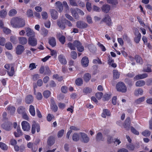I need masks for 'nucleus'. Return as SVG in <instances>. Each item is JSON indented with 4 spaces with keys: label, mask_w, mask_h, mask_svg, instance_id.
<instances>
[{
    "label": "nucleus",
    "mask_w": 152,
    "mask_h": 152,
    "mask_svg": "<svg viewBox=\"0 0 152 152\" xmlns=\"http://www.w3.org/2000/svg\"><path fill=\"white\" fill-rule=\"evenodd\" d=\"M11 25L13 27L20 28L24 27L25 22L24 19L22 18L15 17L12 19L11 20Z\"/></svg>",
    "instance_id": "obj_1"
},
{
    "label": "nucleus",
    "mask_w": 152,
    "mask_h": 152,
    "mask_svg": "<svg viewBox=\"0 0 152 152\" xmlns=\"http://www.w3.org/2000/svg\"><path fill=\"white\" fill-rule=\"evenodd\" d=\"M116 88L118 91L125 93L127 91V88L124 83L122 82H119L116 85Z\"/></svg>",
    "instance_id": "obj_2"
},
{
    "label": "nucleus",
    "mask_w": 152,
    "mask_h": 152,
    "mask_svg": "<svg viewBox=\"0 0 152 152\" xmlns=\"http://www.w3.org/2000/svg\"><path fill=\"white\" fill-rule=\"evenodd\" d=\"M80 139L81 141L84 143H87L89 141L90 138L86 133L80 132L79 133Z\"/></svg>",
    "instance_id": "obj_3"
},
{
    "label": "nucleus",
    "mask_w": 152,
    "mask_h": 152,
    "mask_svg": "<svg viewBox=\"0 0 152 152\" xmlns=\"http://www.w3.org/2000/svg\"><path fill=\"white\" fill-rule=\"evenodd\" d=\"M26 35L29 37H34L35 36V33L29 27H26L25 28Z\"/></svg>",
    "instance_id": "obj_4"
},
{
    "label": "nucleus",
    "mask_w": 152,
    "mask_h": 152,
    "mask_svg": "<svg viewBox=\"0 0 152 152\" xmlns=\"http://www.w3.org/2000/svg\"><path fill=\"white\" fill-rule=\"evenodd\" d=\"M74 44L75 46V48H77L78 51L80 52H82L84 50V48L82 45L81 43L79 41L76 40L74 42Z\"/></svg>",
    "instance_id": "obj_5"
},
{
    "label": "nucleus",
    "mask_w": 152,
    "mask_h": 152,
    "mask_svg": "<svg viewBox=\"0 0 152 152\" xmlns=\"http://www.w3.org/2000/svg\"><path fill=\"white\" fill-rule=\"evenodd\" d=\"M76 26L78 28L82 29L87 28L88 26V25L82 21L79 20L76 22Z\"/></svg>",
    "instance_id": "obj_6"
},
{
    "label": "nucleus",
    "mask_w": 152,
    "mask_h": 152,
    "mask_svg": "<svg viewBox=\"0 0 152 152\" xmlns=\"http://www.w3.org/2000/svg\"><path fill=\"white\" fill-rule=\"evenodd\" d=\"M25 48L24 46L21 45L17 46L15 48L16 53L17 55H20L24 51Z\"/></svg>",
    "instance_id": "obj_7"
},
{
    "label": "nucleus",
    "mask_w": 152,
    "mask_h": 152,
    "mask_svg": "<svg viewBox=\"0 0 152 152\" xmlns=\"http://www.w3.org/2000/svg\"><path fill=\"white\" fill-rule=\"evenodd\" d=\"M23 129L24 131H28L30 128L29 124L26 121H23L21 123Z\"/></svg>",
    "instance_id": "obj_8"
},
{
    "label": "nucleus",
    "mask_w": 152,
    "mask_h": 152,
    "mask_svg": "<svg viewBox=\"0 0 152 152\" xmlns=\"http://www.w3.org/2000/svg\"><path fill=\"white\" fill-rule=\"evenodd\" d=\"M37 44V39L34 37H29L28 39V44L32 46H36Z\"/></svg>",
    "instance_id": "obj_9"
},
{
    "label": "nucleus",
    "mask_w": 152,
    "mask_h": 152,
    "mask_svg": "<svg viewBox=\"0 0 152 152\" xmlns=\"http://www.w3.org/2000/svg\"><path fill=\"white\" fill-rule=\"evenodd\" d=\"M131 125L130 118L129 117H127L124 122V126L127 130H129Z\"/></svg>",
    "instance_id": "obj_10"
},
{
    "label": "nucleus",
    "mask_w": 152,
    "mask_h": 152,
    "mask_svg": "<svg viewBox=\"0 0 152 152\" xmlns=\"http://www.w3.org/2000/svg\"><path fill=\"white\" fill-rule=\"evenodd\" d=\"M36 129H37V131L38 132L40 131V126L39 124L37 123H35L33 124L32 126L31 133L34 134L36 131Z\"/></svg>",
    "instance_id": "obj_11"
},
{
    "label": "nucleus",
    "mask_w": 152,
    "mask_h": 152,
    "mask_svg": "<svg viewBox=\"0 0 152 152\" xmlns=\"http://www.w3.org/2000/svg\"><path fill=\"white\" fill-rule=\"evenodd\" d=\"M12 125V123L10 122H7L4 123L1 125V127L6 130L9 131L11 130L10 126Z\"/></svg>",
    "instance_id": "obj_12"
},
{
    "label": "nucleus",
    "mask_w": 152,
    "mask_h": 152,
    "mask_svg": "<svg viewBox=\"0 0 152 152\" xmlns=\"http://www.w3.org/2000/svg\"><path fill=\"white\" fill-rule=\"evenodd\" d=\"M103 22H105L106 24L109 26H110L112 24L111 19L110 16L109 15H106L105 17L102 19Z\"/></svg>",
    "instance_id": "obj_13"
},
{
    "label": "nucleus",
    "mask_w": 152,
    "mask_h": 152,
    "mask_svg": "<svg viewBox=\"0 0 152 152\" xmlns=\"http://www.w3.org/2000/svg\"><path fill=\"white\" fill-rule=\"evenodd\" d=\"M81 63L82 66L85 67H87L88 65L89 60L88 57L85 56L81 60Z\"/></svg>",
    "instance_id": "obj_14"
},
{
    "label": "nucleus",
    "mask_w": 152,
    "mask_h": 152,
    "mask_svg": "<svg viewBox=\"0 0 152 152\" xmlns=\"http://www.w3.org/2000/svg\"><path fill=\"white\" fill-rule=\"evenodd\" d=\"M19 43L22 45L26 44L27 42V39L25 37H18Z\"/></svg>",
    "instance_id": "obj_15"
},
{
    "label": "nucleus",
    "mask_w": 152,
    "mask_h": 152,
    "mask_svg": "<svg viewBox=\"0 0 152 152\" xmlns=\"http://www.w3.org/2000/svg\"><path fill=\"white\" fill-rule=\"evenodd\" d=\"M51 107L52 110L54 112H56L58 110V107L54 100L52 99L51 100Z\"/></svg>",
    "instance_id": "obj_16"
},
{
    "label": "nucleus",
    "mask_w": 152,
    "mask_h": 152,
    "mask_svg": "<svg viewBox=\"0 0 152 152\" xmlns=\"http://www.w3.org/2000/svg\"><path fill=\"white\" fill-rule=\"evenodd\" d=\"M50 12L52 18L54 20L58 18V13L57 11L54 10H51Z\"/></svg>",
    "instance_id": "obj_17"
},
{
    "label": "nucleus",
    "mask_w": 152,
    "mask_h": 152,
    "mask_svg": "<svg viewBox=\"0 0 152 152\" xmlns=\"http://www.w3.org/2000/svg\"><path fill=\"white\" fill-rule=\"evenodd\" d=\"M58 59L60 62L63 64H66L67 63V61L64 56L60 55L58 56Z\"/></svg>",
    "instance_id": "obj_18"
},
{
    "label": "nucleus",
    "mask_w": 152,
    "mask_h": 152,
    "mask_svg": "<svg viewBox=\"0 0 152 152\" xmlns=\"http://www.w3.org/2000/svg\"><path fill=\"white\" fill-rule=\"evenodd\" d=\"M110 9V6L108 4H104L101 7L102 11L104 12H108Z\"/></svg>",
    "instance_id": "obj_19"
},
{
    "label": "nucleus",
    "mask_w": 152,
    "mask_h": 152,
    "mask_svg": "<svg viewBox=\"0 0 152 152\" xmlns=\"http://www.w3.org/2000/svg\"><path fill=\"white\" fill-rule=\"evenodd\" d=\"M104 138L103 137L102 134L101 132H98L96 136V140L97 142L104 141Z\"/></svg>",
    "instance_id": "obj_20"
},
{
    "label": "nucleus",
    "mask_w": 152,
    "mask_h": 152,
    "mask_svg": "<svg viewBox=\"0 0 152 152\" xmlns=\"http://www.w3.org/2000/svg\"><path fill=\"white\" fill-rule=\"evenodd\" d=\"M56 7L59 10L58 11L61 12L63 9V6L62 3L60 1L56 2L55 4Z\"/></svg>",
    "instance_id": "obj_21"
},
{
    "label": "nucleus",
    "mask_w": 152,
    "mask_h": 152,
    "mask_svg": "<svg viewBox=\"0 0 152 152\" xmlns=\"http://www.w3.org/2000/svg\"><path fill=\"white\" fill-rule=\"evenodd\" d=\"M148 76V75L147 74L144 73L142 74H139L136 75L134 78L136 80H137L145 78L147 77Z\"/></svg>",
    "instance_id": "obj_22"
},
{
    "label": "nucleus",
    "mask_w": 152,
    "mask_h": 152,
    "mask_svg": "<svg viewBox=\"0 0 152 152\" xmlns=\"http://www.w3.org/2000/svg\"><path fill=\"white\" fill-rule=\"evenodd\" d=\"M55 142V139L53 136H50L49 137L48 139V145L50 146L53 145Z\"/></svg>",
    "instance_id": "obj_23"
},
{
    "label": "nucleus",
    "mask_w": 152,
    "mask_h": 152,
    "mask_svg": "<svg viewBox=\"0 0 152 152\" xmlns=\"http://www.w3.org/2000/svg\"><path fill=\"white\" fill-rule=\"evenodd\" d=\"M72 138L74 141H77L80 139V135L79 134L75 133L72 135Z\"/></svg>",
    "instance_id": "obj_24"
},
{
    "label": "nucleus",
    "mask_w": 152,
    "mask_h": 152,
    "mask_svg": "<svg viewBox=\"0 0 152 152\" xmlns=\"http://www.w3.org/2000/svg\"><path fill=\"white\" fill-rule=\"evenodd\" d=\"M33 101V97L32 96H27L25 99V102L27 104L31 103Z\"/></svg>",
    "instance_id": "obj_25"
},
{
    "label": "nucleus",
    "mask_w": 152,
    "mask_h": 152,
    "mask_svg": "<svg viewBox=\"0 0 152 152\" xmlns=\"http://www.w3.org/2000/svg\"><path fill=\"white\" fill-rule=\"evenodd\" d=\"M18 113L22 115L26 112L25 108L24 107L20 106L17 109Z\"/></svg>",
    "instance_id": "obj_26"
},
{
    "label": "nucleus",
    "mask_w": 152,
    "mask_h": 152,
    "mask_svg": "<svg viewBox=\"0 0 152 152\" xmlns=\"http://www.w3.org/2000/svg\"><path fill=\"white\" fill-rule=\"evenodd\" d=\"M7 73L10 76H12L14 75L15 74V70L13 66H10V70L7 71Z\"/></svg>",
    "instance_id": "obj_27"
},
{
    "label": "nucleus",
    "mask_w": 152,
    "mask_h": 152,
    "mask_svg": "<svg viewBox=\"0 0 152 152\" xmlns=\"http://www.w3.org/2000/svg\"><path fill=\"white\" fill-rule=\"evenodd\" d=\"M61 21L58 20L57 21V24L58 26L61 29H64L65 28V25L62 22V21L64 20L61 19Z\"/></svg>",
    "instance_id": "obj_28"
},
{
    "label": "nucleus",
    "mask_w": 152,
    "mask_h": 152,
    "mask_svg": "<svg viewBox=\"0 0 152 152\" xmlns=\"http://www.w3.org/2000/svg\"><path fill=\"white\" fill-rule=\"evenodd\" d=\"M106 115L109 116L110 115V111L107 109H104L103 110V113H102V116L104 118L106 117Z\"/></svg>",
    "instance_id": "obj_29"
},
{
    "label": "nucleus",
    "mask_w": 152,
    "mask_h": 152,
    "mask_svg": "<svg viewBox=\"0 0 152 152\" xmlns=\"http://www.w3.org/2000/svg\"><path fill=\"white\" fill-rule=\"evenodd\" d=\"M49 43L52 47H54L56 45V39L54 37H51L49 39Z\"/></svg>",
    "instance_id": "obj_30"
},
{
    "label": "nucleus",
    "mask_w": 152,
    "mask_h": 152,
    "mask_svg": "<svg viewBox=\"0 0 152 152\" xmlns=\"http://www.w3.org/2000/svg\"><path fill=\"white\" fill-rule=\"evenodd\" d=\"M91 75L89 73H86L83 76V78L84 81L88 82L90 80L91 78Z\"/></svg>",
    "instance_id": "obj_31"
},
{
    "label": "nucleus",
    "mask_w": 152,
    "mask_h": 152,
    "mask_svg": "<svg viewBox=\"0 0 152 152\" xmlns=\"http://www.w3.org/2000/svg\"><path fill=\"white\" fill-rule=\"evenodd\" d=\"M7 109L9 111V113L12 115L14 113L15 110V107L11 106H9L7 108Z\"/></svg>",
    "instance_id": "obj_32"
},
{
    "label": "nucleus",
    "mask_w": 152,
    "mask_h": 152,
    "mask_svg": "<svg viewBox=\"0 0 152 152\" xmlns=\"http://www.w3.org/2000/svg\"><path fill=\"white\" fill-rule=\"evenodd\" d=\"M7 15L6 10L3 9L0 11V17L1 18H4Z\"/></svg>",
    "instance_id": "obj_33"
},
{
    "label": "nucleus",
    "mask_w": 152,
    "mask_h": 152,
    "mask_svg": "<svg viewBox=\"0 0 152 152\" xmlns=\"http://www.w3.org/2000/svg\"><path fill=\"white\" fill-rule=\"evenodd\" d=\"M113 77L115 79L118 78L119 77L120 74L116 70H114L113 71Z\"/></svg>",
    "instance_id": "obj_34"
},
{
    "label": "nucleus",
    "mask_w": 152,
    "mask_h": 152,
    "mask_svg": "<svg viewBox=\"0 0 152 152\" xmlns=\"http://www.w3.org/2000/svg\"><path fill=\"white\" fill-rule=\"evenodd\" d=\"M83 80L81 78H77L75 81L76 84L78 86H80L83 84Z\"/></svg>",
    "instance_id": "obj_35"
},
{
    "label": "nucleus",
    "mask_w": 152,
    "mask_h": 152,
    "mask_svg": "<svg viewBox=\"0 0 152 152\" xmlns=\"http://www.w3.org/2000/svg\"><path fill=\"white\" fill-rule=\"evenodd\" d=\"M17 13V11L15 9H12L11 10L8 12V15L10 16H15Z\"/></svg>",
    "instance_id": "obj_36"
},
{
    "label": "nucleus",
    "mask_w": 152,
    "mask_h": 152,
    "mask_svg": "<svg viewBox=\"0 0 152 152\" xmlns=\"http://www.w3.org/2000/svg\"><path fill=\"white\" fill-rule=\"evenodd\" d=\"M126 148L129 151H133L134 150L135 146L132 144H127L126 145Z\"/></svg>",
    "instance_id": "obj_37"
},
{
    "label": "nucleus",
    "mask_w": 152,
    "mask_h": 152,
    "mask_svg": "<svg viewBox=\"0 0 152 152\" xmlns=\"http://www.w3.org/2000/svg\"><path fill=\"white\" fill-rule=\"evenodd\" d=\"M29 111L31 114L32 115L34 116L35 115V109L33 106L32 105L30 106Z\"/></svg>",
    "instance_id": "obj_38"
},
{
    "label": "nucleus",
    "mask_w": 152,
    "mask_h": 152,
    "mask_svg": "<svg viewBox=\"0 0 152 152\" xmlns=\"http://www.w3.org/2000/svg\"><path fill=\"white\" fill-rule=\"evenodd\" d=\"M10 41L13 44H16L18 43V41L16 37L15 36H11L10 38Z\"/></svg>",
    "instance_id": "obj_39"
},
{
    "label": "nucleus",
    "mask_w": 152,
    "mask_h": 152,
    "mask_svg": "<svg viewBox=\"0 0 152 152\" xmlns=\"http://www.w3.org/2000/svg\"><path fill=\"white\" fill-rule=\"evenodd\" d=\"M145 82L143 80H140L136 83V85L137 86H142L145 84Z\"/></svg>",
    "instance_id": "obj_40"
},
{
    "label": "nucleus",
    "mask_w": 152,
    "mask_h": 152,
    "mask_svg": "<svg viewBox=\"0 0 152 152\" xmlns=\"http://www.w3.org/2000/svg\"><path fill=\"white\" fill-rule=\"evenodd\" d=\"M143 90L140 88H138L135 90L134 93L136 95H141L143 94Z\"/></svg>",
    "instance_id": "obj_41"
},
{
    "label": "nucleus",
    "mask_w": 152,
    "mask_h": 152,
    "mask_svg": "<svg viewBox=\"0 0 152 152\" xmlns=\"http://www.w3.org/2000/svg\"><path fill=\"white\" fill-rule=\"evenodd\" d=\"M5 47L7 49L9 50H11L13 48L12 43L10 42L7 43L5 45Z\"/></svg>",
    "instance_id": "obj_42"
},
{
    "label": "nucleus",
    "mask_w": 152,
    "mask_h": 152,
    "mask_svg": "<svg viewBox=\"0 0 152 152\" xmlns=\"http://www.w3.org/2000/svg\"><path fill=\"white\" fill-rule=\"evenodd\" d=\"M135 59L136 60V61L137 63H139L141 64L142 63V60L141 57L138 56L136 55L135 56Z\"/></svg>",
    "instance_id": "obj_43"
},
{
    "label": "nucleus",
    "mask_w": 152,
    "mask_h": 152,
    "mask_svg": "<svg viewBox=\"0 0 152 152\" xmlns=\"http://www.w3.org/2000/svg\"><path fill=\"white\" fill-rule=\"evenodd\" d=\"M70 5L74 7H77L78 4L75 0H69Z\"/></svg>",
    "instance_id": "obj_44"
},
{
    "label": "nucleus",
    "mask_w": 152,
    "mask_h": 152,
    "mask_svg": "<svg viewBox=\"0 0 152 152\" xmlns=\"http://www.w3.org/2000/svg\"><path fill=\"white\" fill-rule=\"evenodd\" d=\"M53 78L59 81H62L63 80L62 77V76H59L58 74L54 75L53 76Z\"/></svg>",
    "instance_id": "obj_45"
},
{
    "label": "nucleus",
    "mask_w": 152,
    "mask_h": 152,
    "mask_svg": "<svg viewBox=\"0 0 152 152\" xmlns=\"http://www.w3.org/2000/svg\"><path fill=\"white\" fill-rule=\"evenodd\" d=\"M144 100L145 97L144 96H143L136 100L135 101V102L136 104H138L143 102Z\"/></svg>",
    "instance_id": "obj_46"
},
{
    "label": "nucleus",
    "mask_w": 152,
    "mask_h": 152,
    "mask_svg": "<svg viewBox=\"0 0 152 152\" xmlns=\"http://www.w3.org/2000/svg\"><path fill=\"white\" fill-rule=\"evenodd\" d=\"M0 147L4 150H7V145L1 142H0Z\"/></svg>",
    "instance_id": "obj_47"
},
{
    "label": "nucleus",
    "mask_w": 152,
    "mask_h": 152,
    "mask_svg": "<svg viewBox=\"0 0 152 152\" xmlns=\"http://www.w3.org/2000/svg\"><path fill=\"white\" fill-rule=\"evenodd\" d=\"M92 91V89L89 88L87 87L84 88L83 90V91L85 94H88L91 92Z\"/></svg>",
    "instance_id": "obj_48"
},
{
    "label": "nucleus",
    "mask_w": 152,
    "mask_h": 152,
    "mask_svg": "<svg viewBox=\"0 0 152 152\" xmlns=\"http://www.w3.org/2000/svg\"><path fill=\"white\" fill-rule=\"evenodd\" d=\"M142 134L145 136H149L151 134V132L148 130H145L142 133Z\"/></svg>",
    "instance_id": "obj_49"
},
{
    "label": "nucleus",
    "mask_w": 152,
    "mask_h": 152,
    "mask_svg": "<svg viewBox=\"0 0 152 152\" xmlns=\"http://www.w3.org/2000/svg\"><path fill=\"white\" fill-rule=\"evenodd\" d=\"M113 142V138L111 136L108 135L107 138V143L110 144Z\"/></svg>",
    "instance_id": "obj_50"
},
{
    "label": "nucleus",
    "mask_w": 152,
    "mask_h": 152,
    "mask_svg": "<svg viewBox=\"0 0 152 152\" xmlns=\"http://www.w3.org/2000/svg\"><path fill=\"white\" fill-rule=\"evenodd\" d=\"M107 1L108 3L114 5H116L118 3L117 0H107Z\"/></svg>",
    "instance_id": "obj_51"
},
{
    "label": "nucleus",
    "mask_w": 152,
    "mask_h": 152,
    "mask_svg": "<svg viewBox=\"0 0 152 152\" xmlns=\"http://www.w3.org/2000/svg\"><path fill=\"white\" fill-rule=\"evenodd\" d=\"M42 18L44 19H46L48 18V14L46 12H42L41 13Z\"/></svg>",
    "instance_id": "obj_52"
},
{
    "label": "nucleus",
    "mask_w": 152,
    "mask_h": 152,
    "mask_svg": "<svg viewBox=\"0 0 152 152\" xmlns=\"http://www.w3.org/2000/svg\"><path fill=\"white\" fill-rule=\"evenodd\" d=\"M141 35L139 36H135L134 38V41L136 43H139L141 37Z\"/></svg>",
    "instance_id": "obj_53"
},
{
    "label": "nucleus",
    "mask_w": 152,
    "mask_h": 152,
    "mask_svg": "<svg viewBox=\"0 0 152 152\" xmlns=\"http://www.w3.org/2000/svg\"><path fill=\"white\" fill-rule=\"evenodd\" d=\"M68 46L72 50H75V45L74 44V42L73 43H72L70 42H69L68 44Z\"/></svg>",
    "instance_id": "obj_54"
},
{
    "label": "nucleus",
    "mask_w": 152,
    "mask_h": 152,
    "mask_svg": "<svg viewBox=\"0 0 152 152\" xmlns=\"http://www.w3.org/2000/svg\"><path fill=\"white\" fill-rule=\"evenodd\" d=\"M26 14L28 17H31L33 16V11L30 9L27 10Z\"/></svg>",
    "instance_id": "obj_55"
},
{
    "label": "nucleus",
    "mask_w": 152,
    "mask_h": 152,
    "mask_svg": "<svg viewBox=\"0 0 152 152\" xmlns=\"http://www.w3.org/2000/svg\"><path fill=\"white\" fill-rule=\"evenodd\" d=\"M70 10L72 16L77 12V8H71Z\"/></svg>",
    "instance_id": "obj_56"
},
{
    "label": "nucleus",
    "mask_w": 152,
    "mask_h": 152,
    "mask_svg": "<svg viewBox=\"0 0 152 152\" xmlns=\"http://www.w3.org/2000/svg\"><path fill=\"white\" fill-rule=\"evenodd\" d=\"M131 130L134 134L138 135L139 134V132L133 126L131 127Z\"/></svg>",
    "instance_id": "obj_57"
},
{
    "label": "nucleus",
    "mask_w": 152,
    "mask_h": 152,
    "mask_svg": "<svg viewBox=\"0 0 152 152\" xmlns=\"http://www.w3.org/2000/svg\"><path fill=\"white\" fill-rule=\"evenodd\" d=\"M59 40L62 44H64L65 41V37L64 36H61L59 38Z\"/></svg>",
    "instance_id": "obj_58"
},
{
    "label": "nucleus",
    "mask_w": 152,
    "mask_h": 152,
    "mask_svg": "<svg viewBox=\"0 0 152 152\" xmlns=\"http://www.w3.org/2000/svg\"><path fill=\"white\" fill-rule=\"evenodd\" d=\"M64 129H62L59 131L58 133V137H61L64 134Z\"/></svg>",
    "instance_id": "obj_59"
},
{
    "label": "nucleus",
    "mask_w": 152,
    "mask_h": 152,
    "mask_svg": "<svg viewBox=\"0 0 152 152\" xmlns=\"http://www.w3.org/2000/svg\"><path fill=\"white\" fill-rule=\"evenodd\" d=\"M93 63L94 64H102L101 61L98 58H97L96 59H94L93 60Z\"/></svg>",
    "instance_id": "obj_60"
},
{
    "label": "nucleus",
    "mask_w": 152,
    "mask_h": 152,
    "mask_svg": "<svg viewBox=\"0 0 152 152\" xmlns=\"http://www.w3.org/2000/svg\"><path fill=\"white\" fill-rule=\"evenodd\" d=\"M71 56L74 59H75L77 57V54L76 52L75 51H73L71 52Z\"/></svg>",
    "instance_id": "obj_61"
},
{
    "label": "nucleus",
    "mask_w": 152,
    "mask_h": 152,
    "mask_svg": "<svg viewBox=\"0 0 152 152\" xmlns=\"http://www.w3.org/2000/svg\"><path fill=\"white\" fill-rule=\"evenodd\" d=\"M5 41V39L4 38L2 37H0V45H1L3 46L4 45Z\"/></svg>",
    "instance_id": "obj_62"
},
{
    "label": "nucleus",
    "mask_w": 152,
    "mask_h": 152,
    "mask_svg": "<svg viewBox=\"0 0 152 152\" xmlns=\"http://www.w3.org/2000/svg\"><path fill=\"white\" fill-rule=\"evenodd\" d=\"M65 16L66 17L70 20L72 21H75L73 18L69 14H65Z\"/></svg>",
    "instance_id": "obj_63"
},
{
    "label": "nucleus",
    "mask_w": 152,
    "mask_h": 152,
    "mask_svg": "<svg viewBox=\"0 0 152 152\" xmlns=\"http://www.w3.org/2000/svg\"><path fill=\"white\" fill-rule=\"evenodd\" d=\"M45 75H49L51 73V71L50 70L49 67L48 66H46L45 67Z\"/></svg>",
    "instance_id": "obj_64"
}]
</instances>
